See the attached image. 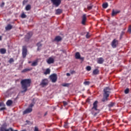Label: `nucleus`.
Returning <instances> with one entry per match:
<instances>
[{
  "mask_svg": "<svg viewBox=\"0 0 131 131\" xmlns=\"http://www.w3.org/2000/svg\"><path fill=\"white\" fill-rule=\"evenodd\" d=\"M31 80L30 79H25L21 80L20 84L21 85L22 91L21 93H25L28 91V88L31 86Z\"/></svg>",
  "mask_w": 131,
  "mask_h": 131,
  "instance_id": "1",
  "label": "nucleus"
},
{
  "mask_svg": "<svg viewBox=\"0 0 131 131\" xmlns=\"http://www.w3.org/2000/svg\"><path fill=\"white\" fill-rule=\"evenodd\" d=\"M111 89L109 87H106L103 90V97L102 99V102L107 101H108V97H109V95L110 93H111Z\"/></svg>",
  "mask_w": 131,
  "mask_h": 131,
  "instance_id": "2",
  "label": "nucleus"
},
{
  "mask_svg": "<svg viewBox=\"0 0 131 131\" xmlns=\"http://www.w3.org/2000/svg\"><path fill=\"white\" fill-rule=\"evenodd\" d=\"M27 46L25 45L22 47V56L23 58H25L27 55L28 49Z\"/></svg>",
  "mask_w": 131,
  "mask_h": 131,
  "instance_id": "3",
  "label": "nucleus"
},
{
  "mask_svg": "<svg viewBox=\"0 0 131 131\" xmlns=\"http://www.w3.org/2000/svg\"><path fill=\"white\" fill-rule=\"evenodd\" d=\"M49 84V80L47 78L42 79L41 82L40 83V85L42 88L47 86Z\"/></svg>",
  "mask_w": 131,
  "mask_h": 131,
  "instance_id": "4",
  "label": "nucleus"
},
{
  "mask_svg": "<svg viewBox=\"0 0 131 131\" xmlns=\"http://www.w3.org/2000/svg\"><path fill=\"white\" fill-rule=\"evenodd\" d=\"M50 78L52 82L55 83L57 81V75L56 74H53L50 76Z\"/></svg>",
  "mask_w": 131,
  "mask_h": 131,
  "instance_id": "5",
  "label": "nucleus"
},
{
  "mask_svg": "<svg viewBox=\"0 0 131 131\" xmlns=\"http://www.w3.org/2000/svg\"><path fill=\"white\" fill-rule=\"evenodd\" d=\"M51 2L56 7H59L61 3V0H51Z\"/></svg>",
  "mask_w": 131,
  "mask_h": 131,
  "instance_id": "6",
  "label": "nucleus"
},
{
  "mask_svg": "<svg viewBox=\"0 0 131 131\" xmlns=\"http://www.w3.org/2000/svg\"><path fill=\"white\" fill-rule=\"evenodd\" d=\"M33 33L32 32H28L26 35L25 36V40L26 42H28L30 40V39L31 38L32 36Z\"/></svg>",
  "mask_w": 131,
  "mask_h": 131,
  "instance_id": "7",
  "label": "nucleus"
},
{
  "mask_svg": "<svg viewBox=\"0 0 131 131\" xmlns=\"http://www.w3.org/2000/svg\"><path fill=\"white\" fill-rule=\"evenodd\" d=\"M111 46L113 49L116 48L117 47V46H118V40L114 39L112 41Z\"/></svg>",
  "mask_w": 131,
  "mask_h": 131,
  "instance_id": "8",
  "label": "nucleus"
},
{
  "mask_svg": "<svg viewBox=\"0 0 131 131\" xmlns=\"http://www.w3.org/2000/svg\"><path fill=\"white\" fill-rule=\"evenodd\" d=\"M87 20L86 14H84L82 16L81 24L82 25L85 26Z\"/></svg>",
  "mask_w": 131,
  "mask_h": 131,
  "instance_id": "9",
  "label": "nucleus"
},
{
  "mask_svg": "<svg viewBox=\"0 0 131 131\" xmlns=\"http://www.w3.org/2000/svg\"><path fill=\"white\" fill-rule=\"evenodd\" d=\"M75 57L76 59H80L83 60L84 57H81V55L79 52H76L75 55Z\"/></svg>",
  "mask_w": 131,
  "mask_h": 131,
  "instance_id": "10",
  "label": "nucleus"
},
{
  "mask_svg": "<svg viewBox=\"0 0 131 131\" xmlns=\"http://www.w3.org/2000/svg\"><path fill=\"white\" fill-rule=\"evenodd\" d=\"M47 62L48 64H53L55 62V60L54 58H53L52 57H49L47 60Z\"/></svg>",
  "mask_w": 131,
  "mask_h": 131,
  "instance_id": "11",
  "label": "nucleus"
},
{
  "mask_svg": "<svg viewBox=\"0 0 131 131\" xmlns=\"http://www.w3.org/2000/svg\"><path fill=\"white\" fill-rule=\"evenodd\" d=\"M62 40V37L60 36H57L55 37L54 39L53 40V41L56 42H59Z\"/></svg>",
  "mask_w": 131,
  "mask_h": 131,
  "instance_id": "12",
  "label": "nucleus"
},
{
  "mask_svg": "<svg viewBox=\"0 0 131 131\" xmlns=\"http://www.w3.org/2000/svg\"><path fill=\"white\" fill-rule=\"evenodd\" d=\"M33 111L32 108H27L23 112V114L26 115L31 113Z\"/></svg>",
  "mask_w": 131,
  "mask_h": 131,
  "instance_id": "13",
  "label": "nucleus"
},
{
  "mask_svg": "<svg viewBox=\"0 0 131 131\" xmlns=\"http://www.w3.org/2000/svg\"><path fill=\"white\" fill-rule=\"evenodd\" d=\"M98 101H95L93 103V106L92 107V110H95V111H98Z\"/></svg>",
  "mask_w": 131,
  "mask_h": 131,
  "instance_id": "14",
  "label": "nucleus"
},
{
  "mask_svg": "<svg viewBox=\"0 0 131 131\" xmlns=\"http://www.w3.org/2000/svg\"><path fill=\"white\" fill-rule=\"evenodd\" d=\"M104 63V58L103 57H100L97 59V63L102 64Z\"/></svg>",
  "mask_w": 131,
  "mask_h": 131,
  "instance_id": "15",
  "label": "nucleus"
},
{
  "mask_svg": "<svg viewBox=\"0 0 131 131\" xmlns=\"http://www.w3.org/2000/svg\"><path fill=\"white\" fill-rule=\"evenodd\" d=\"M32 70V68H26L24 69L23 70L21 71V73H25L29 71H31Z\"/></svg>",
  "mask_w": 131,
  "mask_h": 131,
  "instance_id": "16",
  "label": "nucleus"
},
{
  "mask_svg": "<svg viewBox=\"0 0 131 131\" xmlns=\"http://www.w3.org/2000/svg\"><path fill=\"white\" fill-rule=\"evenodd\" d=\"M13 27L11 25L8 24L6 27L5 30L6 31H9L11 30L12 29Z\"/></svg>",
  "mask_w": 131,
  "mask_h": 131,
  "instance_id": "17",
  "label": "nucleus"
},
{
  "mask_svg": "<svg viewBox=\"0 0 131 131\" xmlns=\"http://www.w3.org/2000/svg\"><path fill=\"white\" fill-rule=\"evenodd\" d=\"M0 131H10V128L7 129L6 127L2 126L0 127Z\"/></svg>",
  "mask_w": 131,
  "mask_h": 131,
  "instance_id": "18",
  "label": "nucleus"
},
{
  "mask_svg": "<svg viewBox=\"0 0 131 131\" xmlns=\"http://www.w3.org/2000/svg\"><path fill=\"white\" fill-rule=\"evenodd\" d=\"M120 13V11H115L114 9L112 11V16H114L116 15H117V14Z\"/></svg>",
  "mask_w": 131,
  "mask_h": 131,
  "instance_id": "19",
  "label": "nucleus"
},
{
  "mask_svg": "<svg viewBox=\"0 0 131 131\" xmlns=\"http://www.w3.org/2000/svg\"><path fill=\"white\" fill-rule=\"evenodd\" d=\"M61 13H62V10L60 9H58L56 10V15H60Z\"/></svg>",
  "mask_w": 131,
  "mask_h": 131,
  "instance_id": "20",
  "label": "nucleus"
},
{
  "mask_svg": "<svg viewBox=\"0 0 131 131\" xmlns=\"http://www.w3.org/2000/svg\"><path fill=\"white\" fill-rule=\"evenodd\" d=\"M36 46L37 47V51H40V48L42 47V44L41 43V42H38L36 44Z\"/></svg>",
  "mask_w": 131,
  "mask_h": 131,
  "instance_id": "21",
  "label": "nucleus"
},
{
  "mask_svg": "<svg viewBox=\"0 0 131 131\" xmlns=\"http://www.w3.org/2000/svg\"><path fill=\"white\" fill-rule=\"evenodd\" d=\"M38 60L36 59L34 61H33L32 64L31 66L32 67H36L38 65Z\"/></svg>",
  "mask_w": 131,
  "mask_h": 131,
  "instance_id": "22",
  "label": "nucleus"
},
{
  "mask_svg": "<svg viewBox=\"0 0 131 131\" xmlns=\"http://www.w3.org/2000/svg\"><path fill=\"white\" fill-rule=\"evenodd\" d=\"M99 70L98 69H95L93 71V74L94 75H98L99 74Z\"/></svg>",
  "mask_w": 131,
  "mask_h": 131,
  "instance_id": "23",
  "label": "nucleus"
},
{
  "mask_svg": "<svg viewBox=\"0 0 131 131\" xmlns=\"http://www.w3.org/2000/svg\"><path fill=\"white\" fill-rule=\"evenodd\" d=\"M51 70L50 69H47L44 72L43 74L45 75L50 74Z\"/></svg>",
  "mask_w": 131,
  "mask_h": 131,
  "instance_id": "24",
  "label": "nucleus"
},
{
  "mask_svg": "<svg viewBox=\"0 0 131 131\" xmlns=\"http://www.w3.org/2000/svg\"><path fill=\"white\" fill-rule=\"evenodd\" d=\"M12 104H13V101H12V100H7V101L6 102V105H7V106H10L12 105Z\"/></svg>",
  "mask_w": 131,
  "mask_h": 131,
  "instance_id": "25",
  "label": "nucleus"
},
{
  "mask_svg": "<svg viewBox=\"0 0 131 131\" xmlns=\"http://www.w3.org/2000/svg\"><path fill=\"white\" fill-rule=\"evenodd\" d=\"M6 49H5V48H2V49H0V53L1 54H5L6 53Z\"/></svg>",
  "mask_w": 131,
  "mask_h": 131,
  "instance_id": "26",
  "label": "nucleus"
},
{
  "mask_svg": "<svg viewBox=\"0 0 131 131\" xmlns=\"http://www.w3.org/2000/svg\"><path fill=\"white\" fill-rule=\"evenodd\" d=\"M31 9V6L30 5H27L25 7V10L27 11H30Z\"/></svg>",
  "mask_w": 131,
  "mask_h": 131,
  "instance_id": "27",
  "label": "nucleus"
},
{
  "mask_svg": "<svg viewBox=\"0 0 131 131\" xmlns=\"http://www.w3.org/2000/svg\"><path fill=\"white\" fill-rule=\"evenodd\" d=\"M71 83H64L62 84V86L63 87H69Z\"/></svg>",
  "mask_w": 131,
  "mask_h": 131,
  "instance_id": "28",
  "label": "nucleus"
},
{
  "mask_svg": "<svg viewBox=\"0 0 131 131\" xmlns=\"http://www.w3.org/2000/svg\"><path fill=\"white\" fill-rule=\"evenodd\" d=\"M102 7L103 9H107L108 8V3H105L102 4Z\"/></svg>",
  "mask_w": 131,
  "mask_h": 131,
  "instance_id": "29",
  "label": "nucleus"
},
{
  "mask_svg": "<svg viewBox=\"0 0 131 131\" xmlns=\"http://www.w3.org/2000/svg\"><path fill=\"white\" fill-rule=\"evenodd\" d=\"M114 105H115V103L111 102L110 103L108 104V107H112L114 106Z\"/></svg>",
  "mask_w": 131,
  "mask_h": 131,
  "instance_id": "30",
  "label": "nucleus"
},
{
  "mask_svg": "<svg viewBox=\"0 0 131 131\" xmlns=\"http://www.w3.org/2000/svg\"><path fill=\"white\" fill-rule=\"evenodd\" d=\"M14 62V59L13 58H11L9 59L8 62L10 64H12V63H13Z\"/></svg>",
  "mask_w": 131,
  "mask_h": 131,
  "instance_id": "31",
  "label": "nucleus"
},
{
  "mask_svg": "<svg viewBox=\"0 0 131 131\" xmlns=\"http://www.w3.org/2000/svg\"><path fill=\"white\" fill-rule=\"evenodd\" d=\"M91 82L89 81H85L83 82V84L85 85H89Z\"/></svg>",
  "mask_w": 131,
  "mask_h": 131,
  "instance_id": "32",
  "label": "nucleus"
},
{
  "mask_svg": "<svg viewBox=\"0 0 131 131\" xmlns=\"http://www.w3.org/2000/svg\"><path fill=\"white\" fill-rule=\"evenodd\" d=\"M21 18L23 19L26 18H27V15L24 13H23L21 15Z\"/></svg>",
  "mask_w": 131,
  "mask_h": 131,
  "instance_id": "33",
  "label": "nucleus"
},
{
  "mask_svg": "<svg viewBox=\"0 0 131 131\" xmlns=\"http://www.w3.org/2000/svg\"><path fill=\"white\" fill-rule=\"evenodd\" d=\"M86 70L87 71H91L92 70V67L91 66H87L86 67Z\"/></svg>",
  "mask_w": 131,
  "mask_h": 131,
  "instance_id": "34",
  "label": "nucleus"
},
{
  "mask_svg": "<svg viewBox=\"0 0 131 131\" xmlns=\"http://www.w3.org/2000/svg\"><path fill=\"white\" fill-rule=\"evenodd\" d=\"M93 8V5L88 6V10H91Z\"/></svg>",
  "mask_w": 131,
  "mask_h": 131,
  "instance_id": "35",
  "label": "nucleus"
},
{
  "mask_svg": "<svg viewBox=\"0 0 131 131\" xmlns=\"http://www.w3.org/2000/svg\"><path fill=\"white\" fill-rule=\"evenodd\" d=\"M124 93L125 94H128V93H129V89L128 88H127L126 90H125Z\"/></svg>",
  "mask_w": 131,
  "mask_h": 131,
  "instance_id": "36",
  "label": "nucleus"
},
{
  "mask_svg": "<svg viewBox=\"0 0 131 131\" xmlns=\"http://www.w3.org/2000/svg\"><path fill=\"white\" fill-rule=\"evenodd\" d=\"M62 103H63L64 106H66L68 105V103L65 101H62Z\"/></svg>",
  "mask_w": 131,
  "mask_h": 131,
  "instance_id": "37",
  "label": "nucleus"
},
{
  "mask_svg": "<svg viewBox=\"0 0 131 131\" xmlns=\"http://www.w3.org/2000/svg\"><path fill=\"white\" fill-rule=\"evenodd\" d=\"M28 2V0H24L23 2V5L25 6Z\"/></svg>",
  "mask_w": 131,
  "mask_h": 131,
  "instance_id": "38",
  "label": "nucleus"
},
{
  "mask_svg": "<svg viewBox=\"0 0 131 131\" xmlns=\"http://www.w3.org/2000/svg\"><path fill=\"white\" fill-rule=\"evenodd\" d=\"M124 31H122L121 34H120V39L122 38V36L124 35Z\"/></svg>",
  "mask_w": 131,
  "mask_h": 131,
  "instance_id": "39",
  "label": "nucleus"
},
{
  "mask_svg": "<svg viewBox=\"0 0 131 131\" xmlns=\"http://www.w3.org/2000/svg\"><path fill=\"white\" fill-rule=\"evenodd\" d=\"M6 110V107L5 106H3L0 108V112Z\"/></svg>",
  "mask_w": 131,
  "mask_h": 131,
  "instance_id": "40",
  "label": "nucleus"
},
{
  "mask_svg": "<svg viewBox=\"0 0 131 131\" xmlns=\"http://www.w3.org/2000/svg\"><path fill=\"white\" fill-rule=\"evenodd\" d=\"M5 5V3L4 2H2L1 4H0V7L1 8H3Z\"/></svg>",
  "mask_w": 131,
  "mask_h": 131,
  "instance_id": "41",
  "label": "nucleus"
},
{
  "mask_svg": "<svg viewBox=\"0 0 131 131\" xmlns=\"http://www.w3.org/2000/svg\"><path fill=\"white\" fill-rule=\"evenodd\" d=\"M6 105L3 102H0V107H5Z\"/></svg>",
  "mask_w": 131,
  "mask_h": 131,
  "instance_id": "42",
  "label": "nucleus"
},
{
  "mask_svg": "<svg viewBox=\"0 0 131 131\" xmlns=\"http://www.w3.org/2000/svg\"><path fill=\"white\" fill-rule=\"evenodd\" d=\"M34 105V104L33 103H31L29 106V108H32Z\"/></svg>",
  "mask_w": 131,
  "mask_h": 131,
  "instance_id": "43",
  "label": "nucleus"
},
{
  "mask_svg": "<svg viewBox=\"0 0 131 131\" xmlns=\"http://www.w3.org/2000/svg\"><path fill=\"white\" fill-rule=\"evenodd\" d=\"M86 38H90V34H89V32H88V33H86Z\"/></svg>",
  "mask_w": 131,
  "mask_h": 131,
  "instance_id": "44",
  "label": "nucleus"
},
{
  "mask_svg": "<svg viewBox=\"0 0 131 131\" xmlns=\"http://www.w3.org/2000/svg\"><path fill=\"white\" fill-rule=\"evenodd\" d=\"M34 131H39L38 127L37 126H35Z\"/></svg>",
  "mask_w": 131,
  "mask_h": 131,
  "instance_id": "45",
  "label": "nucleus"
},
{
  "mask_svg": "<svg viewBox=\"0 0 131 131\" xmlns=\"http://www.w3.org/2000/svg\"><path fill=\"white\" fill-rule=\"evenodd\" d=\"M18 131V130L16 129V130H14L12 128V127H9V131Z\"/></svg>",
  "mask_w": 131,
  "mask_h": 131,
  "instance_id": "46",
  "label": "nucleus"
},
{
  "mask_svg": "<svg viewBox=\"0 0 131 131\" xmlns=\"http://www.w3.org/2000/svg\"><path fill=\"white\" fill-rule=\"evenodd\" d=\"M128 32H129V33H131V26H129L128 28Z\"/></svg>",
  "mask_w": 131,
  "mask_h": 131,
  "instance_id": "47",
  "label": "nucleus"
},
{
  "mask_svg": "<svg viewBox=\"0 0 131 131\" xmlns=\"http://www.w3.org/2000/svg\"><path fill=\"white\" fill-rule=\"evenodd\" d=\"M64 127L65 128H68V124L67 123H65V124L64 125Z\"/></svg>",
  "mask_w": 131,
  "mask_h": 131,
  "instance_id": "48",
  "label": "nucleus"
},
{
  "mask_svg": "<svg viewBox=\"0 0 131 131\" xmlns=\"http://www.w3.org/2000/svg\"><path fill=\"white\" fill-rule=\"evenodd\" d=\"M67 76H71V74L69 73H67Z\"/></svg>",
  "mask_w": 131,
  "mask_h": 131,
  "instance_id": "49",
  "label": "nucleus"
},
{
  "mask_svg": "<svg viewBox=\"0 0 131 131\" xmlns=\"http://www.w3.org/2000/svg\"><path fill=\"white\" fill-rule=\"evenodd\" d=\"M97 114H98L97 113H95L94 114V116L96 117Z\"/></svg>",
  "mask_w": 131,
  "mask_h": 131,
  "instance_id": "50",
  "label": "nucleus"
},
{
  "mask_svg": "<svg viewBox=\"0 0 131 131\" xmlns=\"http://www.w3.org/2000/svg\"><path fill=\"white\" fill-rule=\"evenodd\" d=\"M47 114H48V112H46L45 114V115H44V116H46L47 115Z\"/></svg>",
  "mask_w": 131,
  "mask_h": 131,
  "instance_id": "51",
  "label": "nucleus"
},
{
  "mask_svg": "<svg viewBox=\"0 0 131 131\" xmlns=\"http://www.w3.org/2000/svg\"><path fill=\"white\" fill-rule=\"evenodd\" d=\"M2 40V36H0V41Z\"/></svg>",
  "mask_w": 131,
  "mask_h": 131,
  "instance_id": "52",
  "label": "nucleus"
},
{
  "mask_svg": "<svg viewBox=\"0 0 131 131\" xmlns=\"http://www.w3.org/2000/svg\"><path fill=\"white\" fill-rule=\"evenodd\" d=\"M32 63V61H28V63H29V64H30V63Z\"/></svg>",
  "mask_w": 131,
  "mask_h": 131,
  "instance_id": "53",
  "label": "nucleus"
},
{
  "mask_svg": "<svg viewBox=\"0 0 131 131\" xmlns=\"http://www.w3.org/2000/svg\"><path fill=\"white\" fill-rule=\"evenodd\" d=\"M21 131H27L26 130H21Z\"/></svg>",
  "mask_w": 131,
  "mask_h": 131,
  "instance_id": "54",
  "label": "nucleus"
},
{
  "mask_svg": "<svg viewBox=\"0 0 131 131\" xmlns=\"http://www.w3.org/2000/svg\"><path fill=\"white\" fill-rule=\"evenodd\" d=\"M110 1H113V0H109Z\"/></svg>",
  "mask_w": 131,
  "mask_h": 131,
  "instance_id": "55",
  "label": "nucleus"
},
{
  "mask_svg": "<svg viewBox=\"0 0 131 131\" xmlns=\"http://www.w3.org/2000/svg\"><path fill=\"white\" fill-rule=\"evenodd\" d=\"M73 131H77V130H73Z\"/></svg>",
  "mask_w": 131,
  "mask_h": 131,
  "instance_id": "56",
  "label": "nucleus"
},
{
  "mask_svg": "<svg viewBox=\"0 0 131 131\" xmlns=\"http://www.w3.org/2000/svg\"><path fill=\"white\" fill-rule=\"evenodd\" d=\"M0 66H1V63H0Z\"/></svg>",
  "mask_w": 131,
  "mask_h": 131,
  "instance_id": "57",
  "label": "nucleus"
},
{
  "mask_svg": "<svg viewBox=\"0 0 131 131\" xmlns=\"http://www.w3.org/2000/svg\"><path fill=\"white\" fill-rule=\"evenodd\" d=\"M93 131H96V130H93Z\"/></svg>",
  "mask_w": 131,
  "mask_h": 131,
  "instance_id": "58",
  "label": "nucleus"
}]
</instances>
